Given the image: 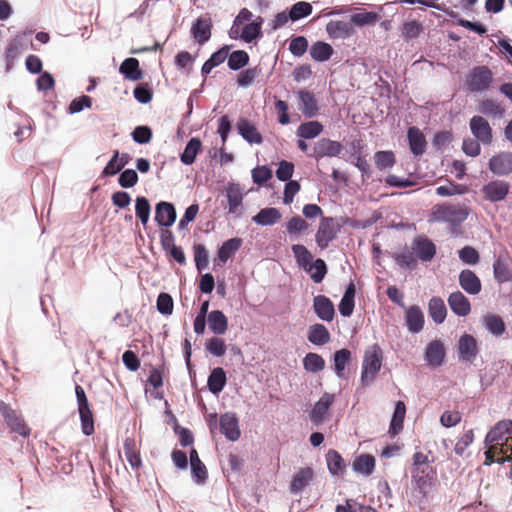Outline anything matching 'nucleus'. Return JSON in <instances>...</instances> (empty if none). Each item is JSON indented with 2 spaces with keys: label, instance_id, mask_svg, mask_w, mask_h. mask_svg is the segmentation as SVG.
Listing matches in <instances>:
<instances>
[{
  "label": "nucleus",
  "instance_id": "obj_44",
  "mask_svg": "<svg viewBox=\"0 0 512 512\" xmlns=\"http://www.w3.org/2000/svg\"><path fill=\"white\" fill-rule=\"evenodd\" d=\"M324 126L321 122L312 120L301 123L296 130V135L302 139H314L323 132Z\"/></svg>",
  "mask_w": 512,
  "mask_h": 512
},
{
  "label": "nucleus",
  "instance_id": "obj_48",
  "mask_svg": "<svg viewBox=\"0 0 512 512\" xmlns=\"http://www.w3.org/2000/svg\"><path fill=\"white\" fill-rule=\"evenodd\" d=\"M424 31L423 24L416 19L406 21L401 26V37L405 42L417 39Z\"/></svg>",
  "mask_w": 512,
  "mask_h": 512
},
{
  "label": "nucleus",
  "instance_id": "obj_6",
  "mask_svg": "<svg viewBox=\"0 0 512 512\" xmlns=\"http://www.w3.org/2000/svg\"><path fill=\"white\" fill-rule=\"evenodd\" d=\"M342 224L337 223L334 217L322 216L318 230L315 234V241L320 249H326L337 234L340 232Z\"/></svg>",
  "mask_w": 512,
  "mask_h": 512
},
{
  "label": "nucleus",
  "instance_id": "obj_45",
  "mask_svg": "<svg viewBox=\"0 0 512 512\" xmlns=\"http://www.w3.org/2000/svg\"><path fill=\"white\" fill-rule=\"evenodd\" d=\"M151 203L145 196H137L135 198V215L141 222L144 229L147 228L151 215Z\"/></svg>",
  "mask_w": 512,
  "mask_h": 512
},
{
  "label": "nucleus",
  "instance_id": "obj_37",
  "mask_svg": "<svg viewBox=\"0 0 512 512\" xmlns=\"http://www.w3.org/2000/svg\"><path fill=\"white\" fill-rule=\"evenodd\" d=\"M375 465V457L369 453H363L355 458L352 463V469L355 473L367 477L373 474Z\"/></svg>",
  "mask_w": 512,
  "mask_h": 512
},
{
  "label": "nucleus",
  "instance_id": "obj_11",
  "mask_svg": "<svg viewBox=\"0 0 512 512\" xmlns=\"http://www.w3.org/2000/svg\"><path fill=\"white\" fill-rule=\"evenodd\" d=\"M219 430L228 441H237L241 436L237 414L235 412L222 414L219 419Z\"/></svg>",
  "mask_w": 512,
  "mask_h": 512
},
{
  "label": "nucleus",
  "instance_id": "obj_58",
  "mask_svg": "<svg viewBox=\"0 0 512 512\" xmlns=\"http://www.w3.org/2000/svg\"><path fill=\"white\" fill-rule=\"evenodd\" d=\"M291 21L296 22L311 15L313 7L309 2L298 1L288 8Z\"/></svg>",
  "mask_w": 512,
  "mask_h": 512
},
{
  "label": "nucleus",
  "instance_id": "obj_28",
  "mask_svg": "<svg viewBox=\"0 0 512 512\" xmlns=\"http://www.w3.org/2000/svg\"><path fill=\"white\" fill-rule=\"evenodd\" d=\"M119 73L124 79L133 82L140 81L144 76L139 60L134 57H128L123 60L119 66Z\"/></svg>",
  "mask_w": 512,
  "mask_h": 512
},
{
  "label": "nucleus",
  "instance_id": "obj_17",
  "mask_svg": "<svg viewBox=\"0 0 512 512\" xmlns=\"http://www.w3.org/2000/svg\"><path fill=\"white\" fill-rule=\"evenodd\" d=\"M212 27V20L208 15L205 17L200 16L196 18L191 25V36L202 46L210 40Z\"/></svg>",
  "mask_w": 512,
  "mask_h": 512
},
{
  "label": "nucleus",
  "instance_id": "obj_64",
  "mask_svg": "<svg viewBox=\"0 0 512 512\" xmlns=\"http://www.w3.org/2000/svg\"><path fill=\"white\" fill-rule=\"evenodd\" d=\"M139 181L137 170L132 168L123 169L118 176V185L123 189L134 187Z\"/></svg>",
  "mask_w": 512,
  "mask_h": 512
},
{
  "label": "nucleus",
  "instance_id": "obj_50",
  "mask_svg": "<svg viewBox=\"0 0 512 512\" xmlns=\"http://www.w3.org/2000/svg\"><path fill=\"white\" fill-rule=\"evenodd\" d=\"M478 111L485 116H492L495 118H502L505 114V109L493 99H482L478 102Z\"/></svg>",
  "mask_w": 512,
  "mask_h": 512
},
{
  "label": "nucleus",
  "instance_id": "obj_61",
  "mask_svg": "<svg viewBox=\"0 0 512 512\" xmlns=\"http://www.w3.org/2000/svg\"><path fill=\"white\" fill-rule=\"evenodd\" d=\"M130 135L135 143L145 145L152 140L153 131L148 125H138L133 129Z\"/></svg>",
  "mask_w": 512,
  "mask_h": 512
},
{
  "label": "nucleus",
  "instance_id": "obj_39",
  "mask_svg": "<svg viewBox=\"0 0 512 512\" xmlns=\"http://www.w3.org/2000/svg\"><path fill=\"white\" fill-rule=\"evenodd\" d=\"M307 339L315 346H323L330 341L331 335L324 324L315 323L309 326Z\"/></svg>",
  "mask_w": 512,
  "mask_h": 512
},
{
  "label": "nucleus",
  "instance_id": "obj_7",
  "mask_svg": "<svg viewBox=\"0 0 512 512\" xmlns=\"http://www.w3.org/2000/svg\"><path fill=\"white\" fill-rule=\"evenodd\" d=\"M492 80L491 69L486 65H478L472 68L466 83L470 92H479L487 90Z\"/></svg>",
  "mask_w": 512,
  "mask_h": 512
},
{
  "label": "nucleus",
  "instance_id": "obj_40",
  "mask_svg": "<svg viewBox=\"0 0 512 512\" xmlns=\"http://www.w3.org/2000/svg\"><path fill=\"white\" fill-rule=\"evenodd\" d=\"M428 314L435 324H442L447 316V308L444 300L439 296H433L428 302Z\"/></svg>",
  "mask_w": 512,
  "mask_h": 512
},
{
  "label": "nucleus",
  "instance_id": "obj_38",
  "mask_svg": "<svg viewBox=\"0 0 512 512\" xmlns=\"http://www.w3.org/2000/svg\"><path fill=\"white\" fill-rule=\"evenodd\" d=\"M335 53L331 44L318 40L309 48V54L315 62L323 63L331 59Z\"/></svg>",
  "mask_w": 512,
  "mask_h": 512
},
{
  "label": "nucleus",
  "instance_id": "obj_51",
  "mask_svg": "<svg viewBox=\"0 0 512 512\" xmlns=\"http://www.w3.org/2000/svg\"><path fill=\"white\" fill-rule=\"evenodd\" d=\"M124 454L130 466L137 469L142 465L139 452L136 450V442L133 438H126L123 444Z\"/></svg>",
  "mask_w": 512,
  "mask_h": 512
},
{
  "label": "nucleus",
  "instance_id": "obj_19",
  "mask_svg": "<svg viewBox=\"0 0 512 512\" xmlns=\"http://www.w3.org/2000/svg\"><path fill=\"white\" fill-rule=\"evenodd\" d=\"M437 480V471L433 466H425L416 480L412 483L422 498H426L429 490L434 486Z\"/></svg>",
  "mask_w": 512,
  "mask_h": 512
},
{
  "label": "nucleus",
  "instance_id": "obj_3",
  "mask_svg": "<svg viewBox=\"0 0 512 512\" xmlns=\"http://www.w3.org/2000/svg\"><path fill=\"white\" fill-rule=\"evenodd\" d=\"M470 212L471 209L465 204H436L432 208L430 221L461 226L467 220Z\"/></svg>",
  "mask_w": 512,
  "mask_h": 512
},
{
  "label": "nucleus",
  "instance_id": "obj_54",
  "mask_svg": "<svg viewBox=\"0 0 512 512\" xmlns=\"http://www.w3.org/2000/svg\"><path fill=\"white\" fill-rule=\"evenodd\" d=\"M303 367L307 372L317 373L322 371L325 368V360L324 358L314 352L307 353L303 360Z\"/></svg>",
  "mask_w": 512,
  "mask_h": 512
},
{
  "label": "nucleus",
  "instance_id": "obj_18",
  "mask_svg": "<svg viewBox=\"0 0 512 512\" xmlns=\"http://www.w3.org/2000/svg\"><path fill=\"white\" fill-rule=\"evenodd\" d=\"M237 133L250 145L261 144L263 136L256 125L249 119L239 117L236 122Z\"/></svg>",
  "mask_w": 512,
  "mask_h": 512
},
{
  "label": "nucleus",
  "instance_id": "obj_63",
  "mask_svg": "<svg viewBox=\"0 0 512 512\" xmlns=\"http://www.w3.org/2000/svg\"><path fill=\"white\" fill-rule=\"evenodd\" d=\"M252 181L258 186H264L273 176L272 169L267 165L256 166L251 171Z\"/></svg>",
  "mask_w": 512,
  "mask_h": 512
},
{
  "label": "nucleus",
  "instance_id": "obj_31",
  "mask_svg": "<svg viewBox=\"0 0 512 512\" xmlns=\"http://www.w3.org/2000/svg\"><path fill=\"white\" fill-rule=\"evenodd\" d=\"M282 218V214L278 208L265 207L258 211L252 217V222L259 226H273L277 224Z\"/></svg>",
  "mask_w": 512,
  "mask_h": 512
},
{
  "label": "nucleus",
  "instance_id": "obj_14",
  "mask_svg": "<svg viewBox=\"0 0 512 512\" xmlns=\"http://www.w3.org/2000/svg\"><path fill=\"white\" fill-rule=\"evenodd\" d=\"M488 169L495 176H508L512 173V152L500 151L488 161Z\"/></svg>",
  "mask_w": 512,
  "mask_h": 512
},
{
  "label": "nucleus",
  "instance_id": "obj_34",
  "mask_svg": "<svg viewBox=\"0 0 512 512\" xmlns=\"http://www.w3.org/2000/svg\"><path fill=\"white\" fill-rule=\"evenodd\" d=\"M202 148L203 144L199 137L190 138L179 155L181 163L187 166L192 165L196 161L198 154L202 151Z\"/></svg>",
  "mask_w": 512,
  "mask_h": 512
},
{
  "label": "nucleus",
  "instance_id": "obj_59",
  "mask_svg": "<svg viewBox=\"0 0 512 512\" xmlns=\"http://www.w3.org/2000/svg\"><path fill=\"white\" fill-rule=\"evenodd\" d=\"M195 268L198 272L205 270L209 264V253L204 244L193 246Z\"/></svg>",
  "mask_w": 512,
  "mask_h": 512
},
{
  "label": "nucleus",
  "instance_id": "obj_29",
  "mask_svg": "<svg viewBox=\"0 0 512 512\" xmlns=\"http://www.w3.org/2000/svg\"><path fill=\"white\" fill-rule=\"evenodd\" d=\"M225 196L227 198L229 213H236L237 209L242 206L245 196V193L241 190L240 184L234 181L228 182L225 187Z\"/></svg>",
  "mask_w": 512,
  "mask_h": 512
},
{
  "label": "nucleus",
  "instance_id": "obj_5",
  "mask_svg": "<svg viewBox=\"0 0 512 512\" xmlns=\"http://www.w3.org/2000/svg\"><path fill=\"white\" fill-rule=\"evenodd\" d=\"M345 150L344 145L340 141L332 140L330 138L322 137L314 142L311 151L308 153V157L313 158L319 162L325 157H340Z\"/></svg>",
  "mask_w": 512,
  "mask_h": 512
},
{
  "label": "nucleus",
  "instance_id": "obj_53",
  "mask_svg": "<svg viewBox=\"0 0 512 512\" xmlns=\"http://www.w3.org/2000/svg\"><path fill=\"white\" fill-rule=\"evenodd\" d=\"M82 433L85 436H91L95 432L94 418L90 406H84L78 408Z\"/></svg>",
  "mask_w": 512,
  "mask_h": 512
},
{
  "label": "nucleus",
  "instance_id": "obj_55",
  "mask_svg": "<svg viewBox=\"0 0 512 512\" xmlns=\"http://www.w3.org/2000/svg\"><path fill=\"white\" fill-rule=\"evenodd\" d=\"M380 19V15L376 12H361V13H354L350 17V22L352 26L356 27H365L374 25L378 20Z\"/></svg>",
  "mask_w": 512,
  "mask_h": 512
},
{
  "label": "nucleus",
  "instance_id": "obj_20",
  "mask_svg": "<svg viewBox=\"0 0 512 512\" xmlns=\"http://www.w3.org/2000/svg\"><path fill=\"white\" fill-rule=\"evenodd\" d=\"M446 349L439 339L430 341L424 350V359L432 367H440L444 364Z\"/></svg>",
  "mask_w": 512,
  "mask_h": 512
},
{
  "label": "nucleus",
  "instance_id": "obj_43",
  "mask_svg": "<svg viewBox=\"0 0 512 512\" xmlns=\"http://www.w3.org/2000/svg\"><path fill=\"white\" fill-rule=\"evenodd\" d=\"M326 462L328 471L332 476H341L346 469L345 460L341 454L334 449L328 450L326 454Z\"/></svg>",
  "mask_w": 512,
  "mask_h": 512
},
{
  "label": "nucleus",
  "instance_id": "obj_13",
  "mask_svg": "<svg viewBox=\"0 0 512 512\" xmlns=\"http://www.w3.org/2000/svg\"><path fill=\"white\" fill-rule=\"evenodd\" d=\"M469 129L475 139L488 145L492 142L493 131L489 122L481 115L473 116L469 121Z\"/></svg>",
  "mask_w": 512,
  "mask_h": 512
},
{
  "label": "nucleus",
  "instance_id": "obj_15",
  "mask_svg": "<svg viewBox=\"0 0 512 512\" xmlns=\"http://www.w3.org/2000/svg\"><path fill=\"white\" fill-rule=\"evenodd\" d=\"M243 245V239L240 237H232L218 247L216 258L213 260L214 267L224 265L231 259Z\"/></svg>",
  "mask_w": 512,
  "mask_h": 512
},
{
  "label": "nucleus",
  "instance_id": "obj_1",
  "mask_svg": "<svg viewBox=\"0 0 512 512\" xmlns=\"http://www.w3.org/2000/svg\"><path fill=\"white\" fill-rule=\"evenodd\" d=\"M411 250L412 253L405 247L402 253H388L401 268L414 270L417 267L416 258L421 262L432 261L436 256L437 246L426 235H419L413 239Z\"/></svg>",
  "mask_w": 512,
  "mask_h": 512
},
{
  "label": "nucleus",
  "instance_id": "obj_46",
  "mask_svg": "<svg viewBox=\"0 0 512 512\" xmlns=\"http://www.w3.org/2000/svg\"><path fill=\"white\" fill-rule=\"evenodd\" d=\"M250 56L245 50L228 52L227 67L232 71H240L249 64Z\"/></svg>",
  "mask_w": 512,
  "mask_h": 512
},
{
  "label": "nucleus",
  "instance_id": "obj_25",
  "mask_svg": "<svg viewBox=\"0 0 512 512\" xmlns=\"http://www.w3.org/2000/svg\"><path fill=\"white\" fill-rule=\"evenodd\" d=\"M407 140L410 152L415 156H422L427 147V141L423 132L416 126H411L407 130Z\"/></svg>",
  "mask_w": 512,
  "mask_h": 512
},
{
  "label": "nucleus",
  "instance_id": "obj_24",
  "mask_svg": "<svg viewBox=\"0 0 512 512\" xmlns=\"http://www.w3.org/2000/svg\"><path fill=\"white\" fill-rule=\"evenodd\" d=\"M299 110L306 118H313L319 114V106L315 95L306 90H299L297 93Z\"/></svg>",
  "mask_w": 512,
  "mask_h": 512
},
{
  "label": "nucleus",
  "instance_id": "obj_60",
  "mask_svg": "<svg viewBox=\"0 0 512 512\" xmlns=\"http://www.w3.org/2000/svg\"><path fill=\"white\" fill-rule=\"evenodd\" d=\"M133 96L140 104H148L153 99V89L147 82L138 83L133 89Z\"/></svg>",
  "mask_w": 512,
  "mask_h": 512
},
{
  "label": "nucleus",
  "instance_id": "obj_27",
  "mask_svg": "<svg viewBox=\"0 0 512 512\" xmlns=\"http://www.w3.org/2000/svg\"><path fill=\"white\" fill-rule=\"evenodd\" d=\"M326 32L332 39H347L355 34L351 22L331 20L326 24Z\"/></svg>",
  "mask_w": 512,
  "mask_h": 512
},
{
  "label": "nucleus",
  "instance_id": "obj_35",
  "mask_svg": "<svg viewBox=\"0 0 512 512\" xmlns=\"http://www.w3.org/2000/svg\"><path fill=\"white\" fill-rule=\"evenodd\" d=\"M405 415V403L403 401H397L389 424L388 432L391 438L396 437L403 430Z\"/></svg>",
  "mask_w": 512,
  "mask_h": 512
},
{
  "label": "nucleus",
  "instance_id": "obj_33",
  "mask_svg": "<svg viewBox=\"0 0 512 512\" xmlns=\"http://www.w3.org/2000/svg\"><path fill=\"white\" fill-rule=\"evenodd\" d=\"M227 384V374L222 367H215L211 370L207 378L208 390L218 396Z\"/></svg>",
  "mask_w": 512,
  "mask_h": 512
},
{
  "label": "nucleus",
  "instance_id": "obj_62",
  "mask_svg": "<svg viewBox=\"0 0 512 512\" xmlns=\"http://www.w3.org/2000/svg\"><path fill=\"white\" fill-rule=\"evenodd\" d=\"M157 311L163 316H170L173 313L174 301L167 292H160L156 300Z\"/></svg>",
  "mask_w": 512,
  "mask_h": 512
},
{
  "label": "nucleus",
  "instance_id": "obj_36",
  "mask_svg": "<svg viewBox=\"0 0 512 512\" xmlns=\"http://www.w3.org/2000/svg\"><path fill=\"white\" fill-rule=\"evenodd\" d=\"M207 321L209 330L215 335H224L228 330V318L221 310L210 311Z\"/></svg>",
  "mask_w": 512,
  "mask_h": 512
},
{
  "label": "nucleus",
  "instance_id": "obj_30",
  "mask_svg": "<svg viewBox=\"0 0 512 512\" xmlns=\"http://www.w3.org/2000/svg\"><path fill=\"white\" fill-rule=\"evenodd\" d=\"M314 476L313 469L311 467L301 468L290 482L289 490L292 494H299L302 492L312 481Z\"/></svg>",
  "mask_w": 512,
  "mask_h": 512
},
{
  "label": "nucleus",
  "instance_id": "obj_4",
  "mask_svg": "<svg viewBox=\"0 0 512 512\" xmlns=\"http://www.w3.org/2000/svg\"><path fill=\"white\" fill-rule=\"evenodd\" d=\"M383 351L381 347L375 343L371 345L364 353L360 380L363 385L366 384L367 375L372 377L377 375L382 367Z\"/></svg>",
  "mask_w": 512,
  "mask_h": 512
},
{
  "label": "nucleus",
  "instance_id": "obj_21",
  "mask_svg": "<svg viewBox=\"0 0 512 512\" xmlns=\"http://www.w3.org/2000/svg\"><path fill=\"white\" fill-rule=\"evenodd\" d=\"M335 400V395L325 392L313 405L310 411L309 418L314 425L319 426L323 423L325 415L332 406Z\"/></svg>",
  "mask_w": 512,
  "mask_h": 512
},
{
  "label": "nucleus",
  "instance_id": "obj_42",
  "mask_svg": "<svg viewBox=\"0 0 512 512\" xmlns=\"http://www.w3.org/2000/svg\"><path fill=\"white\" fill-rule=\"evenodd\" d=\"M351 356V351L347 348L336 350L333 353V370L339 379L344 378V371L346 366L351 362Z\"/></svg>",
  "mask_w": 512,
  "mask_h": 512
},
{
  "label": "nucleus",
  "instance_id": "obj_41",
  "mask_svg": "<svg viewBox=\"0 0 512 512\" xmlns=\"http://www.w3.org/2000/svg\"><path fill=\"white\" fill-rule=\"evenodd\" d=\"M482 325L494 337H500L506 331L504 320L497 314H486L482 319Z\"/></svg>",
  "mask_w": 512,
  "mask_h": 512
},
{
  "label": "nucleus",
  "instance_id": "obj_16",
  "mask_svg": "<svg viewBox=\"0 0 512 512\" xmlns=\"http://www.w3.org/2000/svg\"><path fill=\"white\" fill-rule=\"evenodd\" d=\"M0 413L4 417L6 424L12 432L26 437L30 434V428L24 421L16 414V412L3 401L0 402Z\"/></svg>",
  "mask_w": 512,
  "mask_h": 512
},
{
  "label": "nucleus",
  "instance_id": "obj_8",
  "mask_svg": "<svg viewBox=\"0 0 512 512\" xmlns=\"http://www.w3.org/2000/svg\"><path fill=\"white\" fill-rule=\"evenodd\" d=\"M510 184L505 180L494 179L481 188L483 199L491 203L504 201L509 194Z\"/></svg>",
  "mask_w": 512,
  "mask_h": 512
},
{
  "label": "nucleus",
  "instance_id": "obj_26",
  "mask_svg": "<svg viewBox=\"0 0 512 512\" xmlns=\"http://www.w3.org/2000/svg\"><path fill=\"white\" fill-rule=\"evenodd\" d=\"M451 311L459 317H466L471 312L470 300L459 290L452 292L447 299Z\"/></svg>",
  "mask_w": 512,
  "mask_h": 512
},
{
  "label": "nucleus",
  "instance_id": "obj_9",
  "mask_svg": "<svg viewBox=\"0 0 512 512\" xmlns=\"http://www.w3.org/2000/svg\"><path fill=\"white\" fill-rule=\"evenodd\" d=\"M458 359L462 363L472 364L479 353L476 338L468 333H463L457 343Z\"/></svg>",
  "mask_w": 512,
  "mask_h": 512
},
{
  "label": "nucleus",
  "instance_id": "obj_22",
  "mask_svg": "<svg viewBox=\"0 0 512 512\" xmlns=\"http://www.w3.org/2000/svg\"><path fill=\"white\" fill-rule=\"evenodd\" d=\"M313 311L320 320L325 322H331L335 317L334 303L326 295L319 294L314 296Z\"/></svg>",
  "mask_w": 512,
  "mask_h": 512
},
{
  "label": "nucleus",
  "instance_id": "obj_2",
  "mask_svg": "<svg viewBox=\"0 0 512 512\" xmlns=\"http://www.w3.org/2000/svg\"><path fill=\"white\" fill-rule=\"evenodd\" d=\"M291 250L298 267L309 274L314 283H321L328 272L326 262L321 258L313 260L312 253L303 244H293Z\"/></svg>",
  "mask_w": 512,
  "mask_h": 512
},
{
  "label": "nucleus",
  "instance_id": "obj_23",
  "mask_svg": "<svg viewBox=\"0 0 512 512\" xmlns=\"http://www.w3.org/2000/svg\"><path fill=\"white\" fill-rule=\"evenodd\" d=\"M459 286L467 294L475 296L482 290V283L478 275L471 269H463L458 275Z\"/></svg>",
  "mask_w": 512,
  "mask_h": 512
},
{
  "label": "nucleus",
  "instance_id": "obj_12",
  "mask_svg": "<svg viewBox=\"0 0 512 512\" xmlns=\"http://www.w3.org/2000/svg\"><path fill=\"white\" fill-rule=\"evenodd\" d=\"M404 326L411 334L420 333L425 325V315L420 306L410 305L404 309Z\"/></svg>",
  "mask_w": 512,
  "mask_h": 512
},
{
  "label": "nucleus",
  "instance_id": "obj_52",
  "mask_svg": "<svg viewBox=\"0 0 512 512\" xmlns=\"http://www.w3.org/2000/svg\"><path fill=\"white\" fill-rule=\"evenodd\" d=\"M374 163L378 170L392 168L396 164V157L392 150H379L374 153Z\"/></svg>",
  "mask_w": 512,
  "mask_h": 512
},
{
  "label": "nucleus",
  "instance_id": "obj_56",
  "mask_svg": "<svg viewBox=\"0 0 512 512\" xmlns=\"http://www.w3.org/2000/svg\"><path fill=\"white\" fill-rule=\"evenodd\" d=\"M204 346L207 352L217 358L224 356L227 350V345L224 339L217 335L208 338L205 341Z\"/></svg>",
  "mask_w": 512,
  "mask_h": 512
},
{
  "label": "nucleus",
  "instance_id": "obj_57",
  "mask_svg": "<svg viewBox=\"0 0 512 512\" xmlns=\"http://www.w3.org/2000/svg\"><path fill=\"white\" fill-rule=\"evenodd\" d=\"M309 48L308 39L303 35H292L289 41V51L294 57L303 56Z\"/></svg>",
  "mask_w": 512,
  "mask_h": 512
},
{
  "label": "nucleus",
  "instance_id": "obj_10",
  "mask_svg": "<svg viewBox=\"0 0 512 512\" xmlns=\"http://www.w3.org/2000/svg\"><path fill=\"white\" fill-rule=\"evenodd\" d=\"M177 219V211L174 203L159 201L155 204L154 221L160 228H170Z\"/></svg>",
  "mask_w": 512,
  "mask_h": 512
},
{
  "label": "nucleus",
  "instance_id": "obj_32",
  "mask_svg": "<svg viewBox=\"0 0 512 512\" xmlns=\"http://www.w3.org/2000/svg\"><path fill=\"white\" fill-rule=\"evenodd\" d=\"M505 435H512V420L498 421L486 434L484 443L486 446L502 440Z\"/></svg>",
  "mask_w": 512,
  "mask_h": 512
},
{
  "label": "nucleus",
  "instance_id": "obj_49",
  "mask_svg": "<svg viewBox=\"0 0 512 512\" xmlns=\"http://www.w3.org/2000/svg\"><path fill=\"white\" fill-rule=\"evenodd\" d=\"M261 74L262 68L259 65L246 69L243 68L237 74L236 84L239 88L246 89L250 87L254 83L255 79Z\"/></svg>",
  "mask_w": 512,
  "mask_h": 512
},
{
  "label": "nucleus",
  "instance_id": "obj_47",
  "mask_svg": "<svg viewBox=\"0 0 512 512\" xmlns=\"http://www.w3.org/2000/svg\"><path fill=\"white\" fill-rule=\"evenodd\" d=\"M493 275L497 283L502 284L512 281V272L510 271L506 260L499 256L493 262Z\"/></svg>",
  "mask_w": 512,
  "mask_h": 512
}]
</instances>
